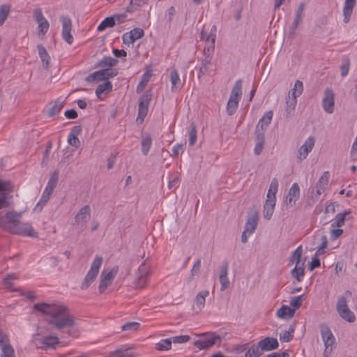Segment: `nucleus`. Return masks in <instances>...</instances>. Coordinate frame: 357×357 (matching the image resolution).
Here are the masks:
<instances>
[{
    "instance_id": "58836bf2",
    "label": "nucleus",
    "mask_w": 357,
    "mask_h": 357,
    "mask_svg": "<svg viewBox=\"0 0 357 357\" xmlns=\"http://www.w3.org/2000/svg\"><path fill=\"white\" fill-rule=\"evenodd\" d=\"M117 63V60L111 57H104L100 62H99V66L102 68L111 69L112 66L116 65Z\"/></svg>"
},
{
    "instance_id": "a19ab883",
    "label": "nucleus",
    "mask_w": 357,
    "mask_h": 357,
    "mask_svg": "<svg viewBox=\"0 0 357 357\" xmlns=\"http://www.w3.org/2000/svg\"><path fill=\"white\" fill-rule=\"evenodd\" d=\"M262 354L260 348L257 344H253L245 352V357H259Z\"/></svg>"
},
{
    "instance_id": "c756f323",
    "label": "nucleus",
    "mask_w": 357,
    "mask_h": 357,
    "mask_svg": "<svg viewBox=\"0 0 357 357\" xmlns=\"http://www.w3.org/2000/svg\"><path fill=\"white\" fill-rule=\"evenodd\" d=\"M295 312L288 305H283L277 310L276 316L281 319H290L294 317Z\"/></svg>"
},
{
    "instance_id": "bf43d9fd",
    "label": "nucleus",
    "mask_w": 357,
    "mask_h": 357,
    "mask_svg": "<svg viewBox=\"0 0 357 357\" xmlns=\"http://www.w3.org/2000/svg\"><path fill=\"white\" fill-rule=\"evenodd\" d=\"M293 337L291 332L290 331H284L283 333L280 334V340L283 342H289Z\"/></svg>"
},
{
    "instance_id": "774afa93",
    "label": "nucleus",
    "mask_w": 357,
    "mask_h": 357,
    "mask_svg": "<svg viewBox=\"0 0 357 357\" xmlns=\"http://www.w3.org/2000/svg\"><path fill=\"white\" fill-rule=\"evenodd\" d=\"M200 267H201V261H200V260L198 259L194 263L192 268L191 269L192 275H194L195 274L198 273L200 270Z\"/></svg>"
},
{
    "instance_id": "3c124183",
    "label": "nucleus",
    "mask_w": 357,
    "mask_h": 357,
    "mask_svg": "<svg viewBox=\"0 0 357 357\" xmlns=\"http://www.w3.org/2000/svg\"><path fill=\"white\" fill-rule=\"evenodd\" d=\"M116 351L119 357H132L133 356L132 351L125 347L119 348L116 349Z\"/></svg>"
},
{
    "instance_id": "a211bd4d",
    "label": "nucleus",
    "mask_w": 357,
    "mask_h": 357,
    "mask_svg": "<svg viewBox=\"0 0 357 357\" xmlns=\"http://www.w3.org/2000/svg\"><path fill=\"white\" fill-rule=\"evenodd\" d=\"M322 107L324 110L328 114H332L334 111L335 95L331 89H326L324 91Z\"/></svg>"
},
{
    "instance_id": "49530a36",
    "label": "nucleus",
    "mask_w": 357,
    "mask_h": 357,
    "mask_svg": "<svg viewBox=\"0 0 357 357\" xmlns=\"http://www.w3.org/2000/svg\"><path fill=\"white\" fill-rule=\"evenodd\" d=\"M349 213H350V211H345L342 213L337 214V215L335 216V226L338 227L342 226L344 225V220L346 219V216L347 215H349Z\"/></svg>"
},
{
    "instance_id": "4c0bfd02",
    "label": "nucleus",
    "mask_w": 357,
    "mask_h": 357,
    "mask_svg": "<svg viewBox=\"0 0 357 357\" xmlns=\"http://www.w3.org/2000/svg\"><path fill=\"white\" fill-rule=\"evenodd\" d=\"M303 91V84L300 80H296L293 89L289 91V94L295 98L299 97Z\"/></svg>"
},
{
    "instance_id": "2f4dec72",
    "label": "nucleus",
    "mask_w": 357,
    "mask_h": 357,
    "mask_svg": "<svg viewBox=\"0 0 357 357\" xmlns=\"http://www.w3.org/2000/svg\"><path fill=\"white\" fill-rule=\"evenodd\" d=\"M170 81L172 84V91H176L180 90L183 84L181 83L180 77L176 70H172L170 73Z\"/></svg>"
},
{
    "instance_id": "ddd939ff",
    "label": "nucleus",
    "mask_w": 357,
    "mask_h": 357,
    "mask_svg": "<svg viewBox=\"0 0 357 357\" xmlns=\"http://www.w3.org/2000/svg\"><path fill=\"white\" fill-rule=\"evenodd\" d=\"M151 100V93L150 92H146L140 96L139 99L138 115L137 117V122L142 123L144 121L149 112V106Z\"/></svg>"
},
{
    "instance_id": "6e6d98bb",
    "label": "nucleus",
    "mask_w": 357,
    "mask_h": 357,
    "mask_svg": "<svg viewBox=\"0 0 357 357\" xmlns=\"http://www.w3.org/2000/svg\"><path fill=\"white\" fill-rule=\"evenodd\" d=\"M56 178L57 175L53 176L51 177L50 181L47 183V185L45 189H46V192H51L52 193L54 188L56 186Z\"/></svg>"
},
{
    "instance_id": "6ab92c4d",
    "label": "nucleus",
    "mask_w": 357,
    "mask_h": 357,
    "mask_svg": "<svg viewBox=\"0 0 357 357\" xmlns=\"http://www.w3.org/2000/svg\"><path fill=\"white\" fill-rule=\"evenodd\" d=\"M62 23V38L68 44H72L73 37L71 34L72 21L68 17L63 16L61 18Z\"/></svg>"
},
{
    "instance_id": "39448f33",
    "label": "nucleus",
    "mask_w": 357,
    "mask_h": 357,
    "mask_svg": "<svg viewBox=\"0 0 357 357\" xmlns=\"http://www.w3.org/2000/svg\"><path fill=\"white\" fill-rule=\"evenodd\" d=\"M242 96V81H236L227 104V112L229 115L234 114L238 107Z\"/></svg>"
},
{
    "instance_id": "f8f14e48",
    "label": "nucleus",
    "mask_w": 357,
    "mask_h": 357,
    "mask_svg": "<svg viewBox=\"0 0 357 357\" xmlns=\"http://www.w3.org/2000/svg\"><path fill=\"white\" fill-rule=\"evenodd\" d=\"M119 271L117 266H114L109 269L103 270L100 274V280L99 284V291L104 292L106 289L112 283Z\"/></svg>"
},
{
    "instance_id": "20e7f679",
    "label": "nucleus",
    "mask_w": 357,
    "mask_h": 357,
    "mask_svg": "<svg viewBox=\"0 0 357 357\" xmlns=\"http://www.w3.org/2000/svg\"><path fill=\"white\" fill-rule=\"evenodd\" d=\"M33 342L38 348L47 350L54 349L59 340L56 335L38 333L33 335Z\"/></svg>"
},
{
    "instance_id": "37998d69",
    "label": "nucleus",
    "mask_w": 357,
    "mask_h": 357,
    "mask_svg": "<svg viewBox=\"0 0 357 357\" xmlns=\"http://www.w3.org/2000/svg\"><path fill=\"white\" fill-rule=\"evenodd\" d=\"M152 141L151 138L149 135H147L144 137L142 141V152L144 155H146L151 146Z\"/></svg>"
},
{
    "instance_id": "5fc2aeb1",
    "label": "nucleus",
    "mask_w": 357,
    "mask_h": 357,
    "mask_svg": "<svg viewBox=\"0 0 357 357\" xmlns=\"http://www.w3.org/2000/svg\"><path fill=\"white\" fill-rule=\"evenodd\" d=\"M350 63L348 59H345L341 65V75L345 77L349 71Z\"/></svg>"
},
{
    "instance_id": "680f3d73",
    "label": "nucleus",
    "mask_w": 357,
    "mask_h": 357,
    "mask_svg": "<svg viewBox=\"0 0 357 357\" xmlns=\"http://www.w3.org/2000/svg\"><path fill=\"white\" fill-rule=\"evenodd\" d=\"M16 278H16L15 275H14V274L8 275V276L6 278H5L3 280L4 286L8 289L11 288V287H12L11 280L16 279Z\"/></svg>"
},
{
    "instance_id": "f257e3e1",
    "label": "nucleus",
    "mask_w": 357,
    "mask_h": 357,
    "mask_svg": "<svg viewBox=\"0 0 357 357\" xmlns=\"http://www.w3.org/2000/svg\"><path fill=\"white\" fill-rule=\"evenodd\" d=\"M34 310L45 315L47 321L55 328L61 329L74 326L75 319L68 308L58 303H36Z\"/></svg>"
},
{
    "instance_id": "9d476101",
    "label": "nucleus",
    "mask_w": 357,
    "mask_h": 357,
    "mask_svg": "<svg viewBox=\"0 0 357 357\" xmlns=\"http://www.w3.org/2000/svg\"><path fill=\"white\" fill-rule=\"evenodd\" d=\"M3 225V229L10 231V233L31 237L36 236V232L29 223L20 222L17 225Z\"/></svg>"
},
{
    "instance_id": "4be33fe9",
    "label": "nucleus",
    "mask_w": 357,
    "mask_h": 357,
    "mask_svg": "<svg viewBox=\"0 0 357 357\" xmlns=\"http://www.w3.org/2000/svg\"><path fill=\"white\" fill-rule=\"evenodd\" d=\"M21 213L15 211H9L3 217L0 218V225L3 228V225H17L20 222Z\"/></svg>"
},
{
    "instance_id": "7ed1b4c3",
    "label": "nucleus",
    "mask_w": 357,
    "mask_h": 357,
    "mask_svg": "<svg viewBox=\"0 0 357 357\" xmlns=\"http://www.w3.org/2000/svg\"><path fill=\"white\" fill-rule=\"evenodd\" d=\"M303 252L302 246H298L292 253L290 263L295 264L291 270V275L297 282L303 280L305 275V261L301 259Z\"/></svg>"
},
{
    "instance_id": "e2e57ef3",
    "label": "nucleus",
    "mask_w": 357,
    "mask_h": 357,
    "mask_svg": "<svg viewBox=\"0 0 357 357\" xmlns=\"http://www.w3.org/2000/svg\"><path fill=\"white\" fill-rule=\"evenodd\" d=\"M10 205V202L8 197L6 195H0V209L8 207Z\"/></svg>"
},
{
    "instance_id": "7c9ffc66",
    "label": "nucleus",
    "mask_w": 357,
    "mask_h": 357,
    "mask_svg": "<svg viewBox=\"0 0 357 357\" xmlns=\"http://www.w3.org/2000/svg\"><path fill=\"white\" fill-rule=\"evenodd\" d=\"M90 218V208L88 206L82 207L75 216V220L77 224L83 225L86 223Z\"/></svg>"
},
{
    "instance_id": "a18cd8bd",
    "label": "nucleus",
    "mask_w": 357,
    "mask_h": 357,
    "mask_svg": "<svg viewBox=\"0 0 357 357\" xmlns=\"http://www.w3.org/2000/svg\"><path fill=\"white\" fill-rule=\"evenodd\" d=\"M303 303V295H299L291 298L290 301V307L296 312L301 305Z\"/></svg>"
},
{
    "instance_id": "0eeeda50",
    "label": "nucleus",
    "mask_w": 357,
    "mask_h": 357,
    "mask_svg": "<svg viewBox=\"0 0 357 357\" xmlns=\"http://www.w3.org/2000/svg\"><path fill=\"white\" fill-rule=\"evenodd\" d=\"M321 336L325 347L324 356V357H329L335 347V338L327 326H322L321 327Z\"/></svg>"
},
{
    "instance_id": "864d4df0",
    "label": "nucleus",
    "mask_w": 357,
    "mask_h": 357,
    "mask_svg": "<svg viewBox=\"0 0 357 357\" xmlns=\"http://www.w3.org/2000/svg\"><path fill=\"white\" fill-rule=\"evenodd\" d=\"M215 36H212L209 38L208 42L205 43L204 51L211 52L213 51L215 47Z\"/></svg>"
},
{
    "instance_id": "72a5a7b5",
    "label": "nucleus",
    "mask_w": 357,
    "mask_h": 357,
    "mask_svg": "<svg viewBox=\"0 0 357 357\" xmlns=\"http://www.w3.org/2000/svg\"><path fill=\"white\" fill-rule=\"evenodd\" d=\"M265 142L264 135L262 132L256 133V144L254 149L255 154L259 155L263 149Z\"/></svg>"
},
{
    "instance_id": "cd10ccee",
    "label": "nucleus",
    "mask_w": 357,
    "mask_h": 357,
    "mask_svg": "<svg viewBox=\"0 0 357 357\" xmlns=\"http://www.w3.org/2000/svg\"><path fill=\"white\" fill-rule=\"evenodd\" d=\"M81 129L79 127L75 126L73 128L71 131L68 135L67 142L68 144L73 146L75 149H77L80 146V140L78 138V136L80 134Z\"/></svg>"
},
{
    "instance_id": "9b49d317",
    "label": "nucleus",
    "mask_w": 357,
    "mask_h": 357,
    "mask_svg": "<svg viewBox=\"0 0 357 357\" xmlns=\"http://www.w3.org/2000/svg\"><path fill=\"white\" fill-rule=\"evenodd\" d=\"M258 224V214L256 212L251 213L245 224L244 230L241 235V241L243 243L248 242L249 238L255 232Z\"/></svg>"
},
{
    "instance_id": "dca6fc26",
    "label": "nucleus",
    "mask_w": 357,
    "mask_h": 357,
    "mask_svg": "<svg viewBox=\"0 0 357 357\" xmlns=\"http://www.w3.org/2000/svg\"><path fill=\"white\" fill-rule=\"evenodd\" d=\"M115 75L116 73H114L112 69L105 68L91 73L86 77V80L90 83L98 82L100 81L105 82L108 80L109 77H112Z\"/></svg>"
},
{
    "instance_id": "a878e982",
    "label": "nucleus",
    "mask_w": 357,
    "mask_h": 357,
    "mask_svg": "<svg viewBox=\"0 0 357 357\" xmlns=\"http://www.w3.org/2000/svg\"><path fill=\"white\" fill-rule=\"evenodd\" d=\"M112 88L113 85L112 82L108 80L99 84L96 89V95L97 98L100 100H103L106 96L112 91Z\"/></svg>"
},
{
    "instance_id": "423d86ee",
    "label": "nucleus",
    "mask_w": 357,
    "mask_h": 357,
    "mask_svg": "<svg viewBox=\"0 0 357 357\" xmlns=\"http://www.w3.org/2000/svg\"><path fill=\"white\" fill-rule=\"evenodd\" d=\"M102 263V258L100 256H96L91 265L90 269L87 272L83 282H82V289H88L94 282L99 273Z\"/></svg>"
},
{
    "instance_id": "e433bc0d",
    "label": "nucleus",
    "mask_w": 357,
    "mask_h": 357,
    "mask_svg": "<svg viewBox=\"0 0 357 357\" xmlns=\"http://www.w3.org/2000/svg\"><path fill=\"white\" fill-rule=\"evenodd\" d=\"M10 13V6L2 4L0 6V26H2Z\"/></svg>"
},
{
    "instance_id": "412c9836",
    "label": "nucleus",
    "mask_w": 357,
    "mask_h": 357,
    "mask_svg": "<svg viewBox=\"0 0 357 357\" xmlns=\"http://www.w3.org/2000/svg\"><path fill=\"white\" fill-rule=\"evenodd\" d=\"M0 347L1 357H15L14 349L8 342V337L0 332Z\"/></svg>"
},
{
    "instance_id": "69168bd1",
    "label": "nucleus",
    "mask_w": 357,
    "mask_h": 357,
    "mask_svg": "<svg viewBox=\"0 0 357 357\" xmlns=\"http://www.w3.org/2000/svg\"><path fill=\"white\" fill-rule=\"evenodd\" d=\"M175 14V8L173 6H172L166 11L165 17L168 19L169 21H172Z\"/></svg>"
},
{
    "instance_id": "6e6552de",
    "label": "nucleus",
    "mask_w": 357,
    "mask_h": 357,
    "mask_svg": "<svg viewBox=\"0 0 357 357\" xmlns=\"http://www.w3.org/2000/svg\"><path fill=\"white\" fill-rule=\"evenodd\" d=\"M33 17L38 24L37 36L40 39L43 40L45 38L46 34L50 29V23L43 15L40 8L34 10Z\"/></svg>"
},
{
    "instance_id": "13d9d810",
    "label": "nucleus",
    "mask_w": 357,
    "mask_h": 357,
    "mask_svg": "<svg viewBox=\"0 0 357 357\" xmlns=\"http://www.w3.org/2000/svg\"><path fill=\"white\" fill-rule=\"evenodd\" d=\"M61 109V105L58 103H54L50 109H48L47 114L49 116H54L59 112Z\"/></svg>"
},
{
    "instance_id": "f3484780",
    "label": "nucleus",
    "mask_w": 357,
    "mask_h": 357,
    "mask_svg": "<svg viewBox=\"0 0 357 357\" xmlns=\"http://www.w3.org/2000/svg\"><path fill=\"white\" fill-rule=\"evenodd\" d=\"M220 341V337L215 333L207 334L204 338L195 342V346L202 350L211 347Z\"/></svg>"
},
{
    "instance_id": "c85d7f7f",
    "label": "nucleus",
    "mask_w": 357,
    "mask_h": 357,
    "mask_svg": "<svg viewBox=\"0 0 357 357\" xmlns=\"http://www.w3.org/2000/svg\"><path fill=\"white\" fill-rule=\"evenodd\" d=\"M300 197V187L298 183H294L290 188L287 196V204L293 206Z\"/></svg>"
},
{
    "instance_id": "5701e85b",
    "label": "nucleus",
    "mask_w": 357,
    "mask_h": 357,
    "mask_svg": "<svg viewBox=\"0 0 357 357\" xmlns=\"http://www.w3.org/2000/svg\"><path fill=\"white\" fill-rule=\"evenodd\" d=\"M273 116V112L272 111H268L266 112L263 116L259 119L257 128H256V133L262 132L264 134V132L270 125Z\"/></svg>"
},
{
    "instance_id": "ea45409f",
    "label": "nucleus",
    "mask_w": 357,
    "mask_h": 357,
    "mask_svg": "<svg viewBox=\"0 0 357 357\" xmlns=\"http://www.w3.org/2000/svg\"><path fill=\"white\" fill-rule=\"evenodd\" d=\"M51 194H52L51 192H47L46 189H45L43 191V195H42L40 201L38 202V204L35 206L34 210L38 211H41L43 206L49 201Z\"/></svg>"
},
{
    "instance_id": "4d7b16f0",
    "label": "nucleus",
    "mask_w": 357,
    "mask_h": 357,
    "mask_svg": "<svg viewBox=\"0 0 357 357\" xmlns=\"http://www.w3.org/2000/svg\"><path fill=\"white\" fill-rule=\"evenodd\" d=\"M12 188L13 186L9 181L0 179V192L10 191Z\"/></svg>"
},
{
    "instance_id": "0e129e2a",
    "label": "nucleus",
    "mask_w": 357,
    "mask_h": 357,
    "mask_svg": "<svg viewBox=\"0 0 357 357\" xmlns=\"http://www.w3.org/2000/svg\"><path fill=\"white\" fill-rule=\"evenodd\" d=\"M320 266V260L319 258L316 256H314L312 259V261L310 264V269L311 271L314 270V268L319 267Z\"/></svg>"
},
{
    "instance_id": "8fccbe9b",
    "label": "nucleus",
    "mask_w": 357,
    "mask_h": 357,
    "mask_svg": "<svg viewBox=\"0 0 357 357\" xmlns=\"http://www.w3.org/2000/svg\"><path fill=\"white\" fill-rule=\"evenodd\" d=\"M197 142V130L195 126H192L189 132V144L193 146Z\"/></svg>"
},
{
    "instance_id": "2eb2a0df",
    "label": "nucleus",
    "mask_w": 357,
    "mask_h": 357,
    "mask_svg": "<svg viewBox=\"0 0 357 357\" xmlns=\"http://www.w3.org/2000/svg\"><path fill=\"white\" fill-rule=\"evenodd\" d=\"M315 144V139L312 136L308 137L303 144L299 147L297 151V159L303 161L307 158Z\"/></svg>"
},
{
    "instance_id": "b1692460",
    "label": "nucleus",
    "mask_w": 357,
    "mask_h": 357,
    "mask_svg": "<svg viewBox=\"0 0 357 357\" xmlns=\"http://www.w3.org/2000/svg\"><path fill=\"white\" fill-rule=\"evenodd\" d=\"M209 295L208 290H204L199 292L195 297L192 309L194 312H199L205 305L206 298Z\"/></svg>"
},
{
    "instance_id": "4468645a",
    "label": "nucleus",
    "mask_w": 357,
    "mask_h": 357,
    "mask_svg": "<svg viewBox=\"0 0 357 357\" xmlns=\"http://www.w3.org/2000/svg\"><path fill=\"white\" fill-rule=\"evenodd\" d=\"M330 178L329 172H324L318 179L314 189L312 190V197L318 199L319 197L326 191L328 187V181Z\"/></svg>"
},
{
    "instance_id": "393cba45",
    "label": "nucleus",
    "mask_w": 357,
    "mask_h": 357,
    "mask_svg": "<svg viewBox=\"0 0 357 357\" xmlns=\"http://www.w3.org/2000/svg\"><path fill=\"white\" fill-rule=\"evenodd\" d=\"M257 345L261 351H268L277 349L278 342L274 337H266L260 340Z\"/></svg>"
},
{
    "instance_id": "de8ad7c7",
    "label": "nucleus",
    "mask_w": 357,
    "mask_h": 357,
    "mask_svg": "<svg viewBox=\"0 0 357 357\" xmlns=\"http://www.w3.org/2000/svg\"><path fill=\"white\" fill-rule=\"evenodd\" d=\"M150 77H151V74L148 72L145 73L143 75L142 80L140 81V82L139 83V84L137 87V92L141 91L144 88V86L146 85V84L149 81Z\"/></svg>"
},
{
    "instance_id": "473e14b6",
    "label": "nucleus",
    "mask_w": 357,
    "mask_h": 357,
    "mask_svg": "<svg viewBox=\"0 0 357 357\" xmlns=\"http://www.w3.org/2000/svg\"><path fill=\"white\" fill-rule=\"evenodd\" d=\"M304 9L305 3H301L295 11V18L292 24L293 29H296L300 24L303 18Z\"/></svg>"
},
{
    "instance_id": "f704fd0d",
    "label": "nucleus",
    "mask_w": 357,
    "mask_h": 357,
    "mask_svg": "<svg viewBox=\"0 0 357 357\" xmlns=\"http://www.w3.org/2000/svg\"><path fill=\"white\" fill-rule=\"evenodd\" d=\"M37 48L38 50L39 56L42 61L44 66L47 67L50 63V56L47 53L46 49L42 45H38Z\"/></svg>"
},
{
    "instance_id": "09e8293b",
    "label": "nucleus",
    "mask_w": 357,
    "mask_h": 357,
    "mask_svg": "<svg viewBox=\"0 0 357 357\" xmlns=\"http://www.w3.org/2000/svg\"><path fill=\"white\" fill-rule=\"evenodd\" d=\"M190 336L188 335H178L171 337L172 342L175 344L185 343L190 340Z\"/></svg>"
},
{
    "instance_id": "79ce46f5",
    "label": "nucleus",
    "mask_w": 357,
    "mask_h": 357,
    "mask_svg": "<svg viewBox=\"0 0 357 357\" xmlns=\"http://www.w3.org/2000/svg\"><path fill=\"white\" fill-rule=\"evenodd\" d=\"M171 338L161 340L156 344V349L159 351H167L171 348Z\"/></svg>"
},
{
    "instance_id": "1a4fd4ad",
    "label": "nucleus",
    "mask_w": 357,
    "mask_h": 357,
    "mask_svg": "<svg viewBox=\"0 0 357 357\" xmlns=\"http://www.w3.org/2000/svg\"><path fill=\"white\" fill-rule=\"evenodd\" d=\"M336 310L342 319L351 323L356 320V316L349 308L347 299L344 296H341L337 298Z\"/></svg>"
},
{
    "instance_id": "f03ea898",
    "label": "nucleus",
    "mask_w": 357,
    "mask_h": 357,
    "mask_svg": "<svg viewBox=\"0 0 357 357\" xmlns=\"http://www.w3.org/2000/svg\"><path fill=\"white\" fill-rule=\"evenodd\" d=\"M278 181L276 178H273L268 190L266 202L263 208V216L267 220L271 219L274 213L276 204L275 195L278 192Z\"/></svg>"
},
{
    "instance_id": "603ef678",
    "label": "nucleus",
    "mask_w": 357,
    "mask_h": 357,
    "mask_svg": "<svg viewBox=\"0 0 357 357\" xmlns=\"http://www.w3.org/2000/svg\"><path fill=\"white\" fill-rule=\"evenodd\" d=\"M140 324L138 322H128L121 326L122 331H136Z\"/></svg>"
},
{
    "instance_id": "aec40b11",
    "label": "nucleus",
    "mask_w": 357,
    "mask_h": 357,
    "mask_svg": "<svg viewBox=\"0 0 357 357\" xmlns=\"http://www.w3.org/2000/svg\"><path fill=\"white\" fill-rule=\"evenodd\" d=\"M144 34V30L140 28H135L129 32L125 33L123 36V42L127 45H132L135 40L143 37Z\"/></svg>"
},
{
    "instance_id": "c03bdc74",
    "label": "nucleus",
    "mask_w": 357,
    "mask_h": 357,
    "mask_svg": "<svg viewBox=\"0 0 357 357\" xmlns=\"http://www.w3.org/2000/svg\"><path fill=\"white\" fill-rule=\"evenodd\" d=\"M297 104V98L289 97V99L286 102V112L291 114L295 109Z\"/></svg>"
},
{
    "instance_id": "052dcab7",
    "label": "nucleus",
    "mask_w": 357,
    "mask_h": 357,
    "mask_svg": "<svg viewBox=\"0 0 357 357\" xmlns=\"http://www.w3.org/2000/svg\"><path fill=\"white\" fill-rule=\"evenodd\" d=\"M184 151V145L183 144H176L172 148V153L174 155H178Z\"/></svg>"
},
{
    "instance_id": "c9c22d12",
    "label": "nucleus",
    "mask_w": 357,
    "mask_h": 357,
    "mask_svg": "<svg viewBox=\"0 0 357 357\" xmlns=\"http://www.w3.org/2000/svg\"><path fill=\"white\" fill-rule=\"evenodd\" d=\"M115 25V20L113 17H108L104 19L97 27L98 31H103L107 28L113 27Z\"/></svg>"
},
{
    "instance_id": "338daca9",
    "label": "nucleus",
    "mask_w": 357,
    "mask_h": 357,
    "mask_svg": "<svg viewBox=\"0 0 357 357\" xmlns=\"http://www.w3.org/2000/svg\"><path fill=\"white\" fill-rule=\"evenodd\" d=\"M215 36V32H213V31H211V33H206V32H205V31H202L201 32V40H202V41H204L205 43H206V42H208V40H209V38H211V36Z\"/></svg>"
},
{
    "instance_id": "bb28decb",
    "label": "nucleus",
    "mask_w": 357,
    "mask_h": 357,
    "mask_svg": "<svg viewBox=\"0 0 357 357\" xmlns=\"http://www.w3.org/2000/svg\"><path fill=\"white\" fill-rule=\"evenodd\" d=\"M355 5L356 0H344L342 9L344 16L343 21L344 23L347 24L349 22Z\"/></svg>"
}]
</instances>
